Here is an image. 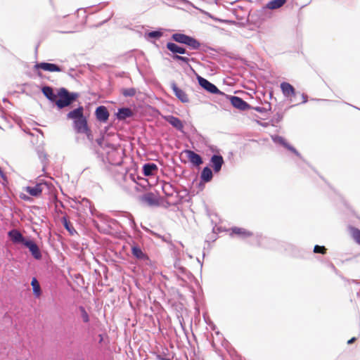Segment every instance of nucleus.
<instances>
[{"mask_svg": "<svg viewBox=\"0 0 360 360\" xmlns=\"http://www.w3.org/2000/svg\"><path fill=\"white\" fill-rule=\"evenodd\" d=\"M42 93L44 95L51 101H56L57 96L53 93V91L50 86H44L42 88Z\"/></svg>", "mask_w": 360, "mask_h": 360, "instance_id": "nucleus-24", "label": "nucleus"}, {"mask_svg": "<svg viewBox=\"0 0 360 360\" xmlns=\"http://www.w3.org/2000/svg\"><path fill=\"white\" fill-rule=\"evenodd\" d=\"M162 191L167 196H172L174 193V188L169 183H165L162 185Z\"/></svg>", "mask_w": 360, "mask_h": 360, "instance_id": "nucleus-29", "label": "nucleus"}, {"mask_svg": "<svg viewBox=\"0 0 360 360\" xmlns=\"http://www.w3.org/2000/svg\"><path fill=\"white\" fill-rule=\"evenodd\" d=\"M184 153L186 155L187 158L188 160L195 166H200L201 164H202V159L196 153H195L193 150H184Z\"/></svg>", "mask_w": 360, "mask_h": 360, "instance_id": "nucleus-7", "label": "nucleus"}, {"mask_svg": "<svg viewBox=\"0 0 360 360\" xmlns=\"http://www.w3.org/2000/svg\"><path fill=\"white\" fill-rule=\"evenodd\" d=\"M355 340H356V338H352L347 341V344L350 345V344L353 343Z\"/></svg>", "mask_w": 360, "mask_h": 360, "instance_id": "nucleus-39", "label": "nucleus"}, {"mask_svg": "<svg viewBox=\"0 0 360 360\" xmlns=\"http://www.w3.org/2000/svg\"><path fill=\"white\" fill-rule=\"evenodd\" d=\"M164 119L177 130L181 131H183L184 124L182 121L178 117L173 115H167L164 117Z\"/></svg>", "mask_w": 360, "mask_h": 360, "instance_id": "nucleus-9", "label": "nucleus"}, {"mask_svg": "<svg viewBox=\"0 0 360 360\" xmlns=\"http://www.w3.org/2000/svg\"><path fill=\"white\" fill-rule=\"evenodd\" d=\"M213 177L212 172L211 169L208 167H205L200 174V178L202 181L205 182H209L212 180Z\"/></svg>", "mask_w": 360, "mask_h": 360, "instance_id": "nucleus-22", "label": "nucleus"}, {"mask_svg": "<svg viewBox=\"0 0 360 360\" xmlns=\"http://www.w3.org/2000/svg\"><path fill=\"white\" fill-rule=\"evenodd\" d=\"M286 2V0H272L266 4V8L271 10L278 9L282 7Z\"/></svg>", "mask_w": 360, "mask_h": 360, "instance_id": "nucleus-23", "label": "nucleus"}, {"mask_svg": "<svg viewBox=\"0 0 360 360\" xmlns=\"http://www.w3.org/2000/svg\"><path fill=\"white\" fill-rule=\"evenodd\" d=\"M188 36L184 34H174L172 38L176 42L186 44Z\"/></svg>", "mask_w": 360, "mask_h": 360, "instance_id": "nucleus-27", "label": "nucleus"}, {"mask_svg": "<svg viewBox=\"0 0 360 360\" xmlns=\"http://www.w3.org/2000/svg\"><path fill=\"white\" fill-rule=\"evenodd\" d=\"M44 187V184L39 183L34 186H26L24 190L32 196L39 197Z\"/></svg>", "mask_w": 360, "mask_h": 360, "instance_id": "nucleus-6", "label": "nucleus"}, {"mask_svg": "<svg viewBox=\"0 0 360 360\" xmlns=\"http://www.w3.org/2000/svg\"><path fill=\"white\" fill-rule=\"evenodd\" d=\"M58 96L59 99L56 101V104L59 108H63L70 105L77 98L78 94L76 93L70 94L68 90L62 88L59 90Z\"/></svg>", "mask_w": 360, "mask_h": 360, "instance_id": "nucleus-1", "label": "nucleus"}, {"mask_svg": "<svg viewBox=\"0 0 360 360\" xmlns=\"http://www.w3.org/2000/svg\"><path fill=\"white\" fill-rule=\"evenodd\" d=\"M68 119L73 120L74 121L78 120L82 117H84V108L80 106L70 112H69L67 115Z\"/></svg>", "mask_w": 360, "mask_h": 360, "instance_id": "nucleus-16", "label": "nucleus"}, {"mask_svg": "<svg viewBox=\"0 0 360 360\" xmlns=\"http://www.w3.org/2000/svg\"><path fill=\"white\" fill-rule=\"evenodd\" d=\"M173 59L176 60H181L185 63H189V58H187V57H184V56H179V55H174L173 56Z\"/></svg>", "mask_w": 360, "mask_h": 360, "instance_id": "nucleus-34", "label": "nucleus"}, {"mask_svg": "<svg viewBox=\"0 0 360 360\" xmlns=\"http://www.w3.org/2000/svg\"><path fill=\"white\" fill-rule=\"evenodd\" d=\"M158 360H169V359L163 358L161 356L158 355Z\"/></svg>", "mask_w": 360, "mask_h": 360, "instance_id": "nucleus-40", "label": "nucleus"}, {"mask_svg": "<svg viewBox=\"0 0 360 360\" xmlns=\"http://www.w3.org/2000/svg\"><path fill=\"white\" fill-rule=\"evenodd\" d=\"M148 37L150 38H160L162 37V33L160 31H153L148 34Z\"/></svg>", "mask_w": 360, "mask_h": 360, "instance_id": "nucleus-35", "label": "nucleus"}, {"mask_svg": "<svg viewBox=\"0 0 360 360\" xmlns=\"http://www.w3.org/2000/svg\"><path fill=\"white\" fill-rule=\"evenodd\" d=\"M96 119L102 122H105L109 117V112L106 107L101 105L98 107L95 112Z\"/></svg>", "mask_w": 360, "mask_h": 360, "instance_id": "nucleus-8", "label": "nucleus"}, {"mask_svg": "<svg viewBox=\"0 0 360 360\" xmlns=\"http://www.w3.org/2000/svg\"><path fill=\"white\" fill-rule=\"evenodd\" d=\"M230 101L232 105L239 110H245L250 107L245 101L237 96H231Z\"/></svg>", "mask_w": 360, "mask_h": 360, "instance_id": "nucleus-11", "label": "nucleus"}, {"mask_svg": "<svg viewBox=\"0 0 360 360\" xmlns=\"http://www.w3.org/2000/svg\"><path fill=\"white\" fill-rule=\"evenodd\" d=\"M210 161L212 164L214 171L216 173L219 172L221 169L222 165L224 164V159H223L222 156L218 155H214L211 158Z\"/></svg>", "mask_w": 360, "mask_h": 360, "instance_id": "nucleus-14", "label": "nucleus"}, {"mask_svg": "<svg viewBox=\"0 0 360 360\" xmlns=\"http://www.w3.org/2000/svg\"><path fill=\"white\" fill-rule=\"evenodd\" d=\"M82 134H85L87 136V138L90 140V141H92L93 140V136H92V134H91V131L90 129V128L89 127L87 129V131H83Z\"/></svg>", "mask_w": 360, "mask_h": 360, "instance_id": "nucleus-37", "label": "nucleus"}, {"mask_svg": "<svg viewBox=\"0 0 360 360\" xmlns=\"http://www.w3.org/2000/svg\"><path fill=\"white\" fill-rule=\"evenodd\" d=\"M8 236L13 243H22L24 244L27 240H25L21 233L17 230H11L8 232Z\"/></svg>", "mask_w": 360, "mask_h": 360, "instance_id": "nucleus-18", "label": "nucleus"}, {"mask_svg": "<svg viewBox=\"0 0 360 360\" xmlns=\"http://www.w3.org/2000/svg\"><path fill=\"white\" fill-rule=\"evenodd\" d=\"M158 166L154 163L145 164L143 167V173L144 176H153L158 172Z\"/></svg>", "mask_w": 360, "mask_h": 360, "instance_id": "nucleus-17", "label": "nucleus"}, {"mask_svg": "<svg viewBox=\"0 0 360 360\" xmlns=\"http://www.w3.org/2000/svg\"><path fill=\"white\" fill-rule=\"evenodd\" d=\"M34 68L36 70H43L46 72H61L62 68L53 63H39L34 65Z\"/></svg>", "mask_w": 360, "mask_h": 360, "instance_id": "nucleus-3", "label": "nucleus"}, {"mask_svg": "<svg viewBox=\"0 0 360 360\" xmlns=\"http://www.w3.org/2000/svg\"><path fill=\"white\" fill-rule=\"evenodd\" d=\"M74 128L77 133L82 134L84 131H87L89 128L87 120L85 117L74 121Z\"/></svg>", "mask_w": 360, "mask_h": 360, "instance_id": "nucleus-10", "label": "nucleus"}, {"mask_svg": "<svg viewBox=\"0 0 360 360\" xmlns=\"http://www.w3.org/2000/svg\"><path fill=\"white\" fill-rule=\"evenodd\" d=\"M31 285L32 286L34 295L37 297H39L41 294V290L40 285L36 278H33L32 279Z\"/></svg>", "mask_w": 360, "mask_h": 360, "instance_id": "nucleus-26", "label": "nucleus"}, {"mask_svg": "<svg viewBox=\"0 0 360 360\" xmlns=\"http://www.w3.org/2000/svg\"><path fill=\"white\" fill-rule=\"evenodd\" d=\"M62 221H63V224L65 228L69 231V233L71 235H73L76 232L72 224L70 223V221L66 217H63Z\"/></svg>", "mask_w": 360, "mask_h": 360, "instance_id": "nucleus-28", "label": "nucleus"}, {"mask_svg": "<svg viewBox=\"0 0 360 360\" xmlns=\"http://www.w3.org/2000/svg\"><path fill=\"white\" fill-rule=\"evenodd\" d=\"M141 201L148 206H158L160 199L153 193H147L141 197Z\"/></svg>", "mask_w": 360, "mask_h": 360, "instance_id": "nucleus-2", "label": "nucleus"}, {"mask_svg": "<svg viewBox=\"0 0 360 360\" xmlns=\"http://www.w3.org/2000/svg\"><path fill=\"white\" fill-rule=\"evenodd\" d=\"M186 44L193 49H198L200 46V44L196 39L189 36L188 37Z\"/></svg>", "mask_w": 360, "mask_h": 360, "instance_id": "nucleus-30", "label": "nucleus"}, {"mask_svg": "<svg viewBox=\"0 0 360 360\" xmlns=\"http://www.w3.org/2000/svg\"><path fill=\"white\" fill-rule=\"evenodd\" d=\"M349 231L353 240L360 245V230L356 227L349 226Z\"/></svg>", "mask_w": 360, "mask_h": 360, "instance_id": "nucleus-25", "label": "nucleus"}, {"mask_svg": "<svg viewBox=\"0 0 360 360\" xmlns=\"http://www.w3.org/2000/svg\"><path fill=\"white\" fill-rule=\"evenodd\" d=\"M79 310L81 311V316L82 318V320L84 323H88L89 321V315L85 310V309L83 307H79Z\"/></svg>", "mask_w": 360, "mask_h": 360, "instance_id": "nucleus-32", "label": "nucleus"}, {"mask_svg": "<svg viewBox=\"0 0 360 360\" xmlns=\"http://www.w3.org/2000/svg\"><path fill=\"white\" fill-rule=\"evenodd\" d=\"M20 198L25 200H30V198L27 195H25V194H21L20 195Z\"/></svg>", "mask_w": 360, "mask_h": 360, "instance_id": "nucleus-38", "label": "nucleus"}, {"mask_svg": "<svg viewBox=\"0 0 360 360\" xmlns=\"http://www.w3.org/2000/svg\"><path fill=\"white\" fill-rule=\"evenodd\" d=\"M326 248L324 246H320V245H315L314 248V252L315 253H321L322 255H324L326 253Z\"/></svg>", "mask_w": 360, "mask_h": 360, "instance_id": "nucleus-33", "label": "nucleus"}, {"mask_svg": "<svg viewBox=\"0 0 360 360\" xmlns=\"http://www.w3.org/2000/svg\"><path fill=\"white\" fill-rule=\"evenodd\" d=\"M121 93L125 97H132L136 94V90L134 88L122 89Z\"/></svg>", "mask_w": 360, "mask_h": 360, "instance_id": "nucleus-31", "label": "nucleus"}, {"mask_svg": "<svg viewBox=\"0 0 360 360\" xmlns=\"http://www.w3.org/2000/svg\"><path fill=\"white\" fill-rule=\"evenodd\" d=\"M198 80L200 85L202 87H203L205 90H207V91H209L212 94H221V93L214 84H212L206 79L202 78L201 77H198Z\"/></svg>", "mask_w": 360, "mask_h": 360, "instance_id": "nucleus-4", "label": "nucleus"}, {"mask_svg": "<svg viewBox=\"0 0 360 360\" xmlns=\"http://www.w3.org/2000/svg\"><path fill=\"white\" fill-rule=\"evenodd\" d=\"M231 231L233 233L238 235L243 238L250 237L252 235V232L243 228L233 227Z\"/></svg>", "mask_w": 360, "mask_h": 360, "instance_id": "nucleus-20", "label": "nucleus"}, {"mask_svg": "<svg viewBox=\"0 0 360 360\" xmlns=\"http://www.w3.org/2000/svg\"><path fill=\"white\" fill-rule=\"evenodd\" d=\"M281 89L283 95L286 97H291L295 95L294 87L288 82H282L281 84Z\"/></svg>", "mask_w": 360, "mask_h": 360, "instance_id": "nucleus-15", "label": "nucleus"}, {"mask_svg": "<svg viewBox=\"0 0 360 360\" xmlns=\"http://www.w3.org/2000/svg\"><path fill=\"white\" fill-rule=\"evenodd\" d=\"M24 245L30 250L32 256L35 259H40L41 258V254L39 249V247L34 241L27 240L25 242H24Z\"/></svg>", "mask_w": 360, "mask_h": 360, "instance_id": "nucleus-5", "label": "nucleus"}, {"mask_svg": "<svg viewBox=\"0 0 360 360\" xmlns=\"http://www.w3.org/2000/svg\"><path fill=\"white\" fill-rule=\"evenodd\" d=\"M134 113L130 108H123L119 109L117 113V117L120 120H125L128 117L133 116Z\"/></svg>", "mask_w": 360, "mask_h": 360, "instance_id": "nucleus-19", "label": "nucleus"}, {"mask_svg": "<svg viewBox=\"0 0 360 360\" xmlns=\"http://www.w3.org/2000/svg\"><path fill=\"white\" fill-rule=\"evenodd\" d=\"M282 144L286 148H288V150H291L292 152L297 154V151L296 150V149L295 148H293L292 146H290L289 144H288L287 143H285V142H282Z\"/></svg>", "mask_w": 360, "mask_h": 360, "instance_id": "nucleus-36", "label": "nucleus"}, {"mask_svg": "<svg viewBox=\"0 0 360 360\" xmlns=\"http://www.w3.org/2000/svg\"><path fill=\"white\" fill-rule=\"evenodd\" d=\"M131 254L134 257L139 260H142L144 262L149 261L148 256L142 251V250L137 245H134L131 247Z\"/></svg>", "mask_w": 360, "mask_h": 360, "instance_id": "nucleus-13", "label": "nucleus"}, {"mask_svg": "<svg viewBox=\"0 0 360 360\" xmlns=\"http://www.w3.org/2000/svg\"><path fill=\"white\" fill-rule=\"evenodd\" d=\"M167 48L174 53L184 54L186 52L184 48L181 47L172 42H168L167 44Z\"/></svg>", "mask_w": 360, "mask_h": 360, "instance_id": "nucleus-21", "label": "nucleus"}, {"mask_svg": "<svg viewBox=\"0 0 360 360\" xmlns=\"http://www.w3.org/2000/svg\"><path fill=\"white\" fill-rule=\"evenodd\" d=\"M172 90L175 94V96L182 102V103H188L189 101V98L186 92L179 89L176 84H172Z\"/></svg>", "mask_w": 360, "mask_h": 360, "instance_id": "nucleus-12", "label": "nucleus"}]
</instances>
